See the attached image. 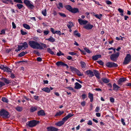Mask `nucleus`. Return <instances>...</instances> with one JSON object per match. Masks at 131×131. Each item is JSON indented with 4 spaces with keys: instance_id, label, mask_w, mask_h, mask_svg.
Segmentation results:
<instances>
[{
    "instance_id": "1",
    "label": "nucleus",
    "mask_w": 131,
    "mask_h": 131,
    "mask_svg": "<svg viewBox=\"0 0 131 131\" xmlns=\"http://www.w3.org/2000/svg\"><path fill=\"white\" fill-rule=\"evenodd\" d=\"M28 44L30 47L33 49L42 50L43 48L36 41H30L28 42Z\"/></svg>"
},
{
    "instance_id": "2",
    "label": "nucleus",
    "mask_w": 131,
    "mask_h": 131,
    "mask_svg": "<svg viewBox=\"0 0 131 131\" xmlns=\"http://www.w3.org/2000/svg\"><path fill=\"white\" fill-rule=\"evenodd\" d=\"M73 115V114H72L71 113H69L67 115L63 118L62 121L57 122L56 123L55 125L59 126H61L63 125L65 122L69 118L71 117Z\"/></svg>"
},
{
    "instance_id": "3",
    "label": "nucleus",
    "mask_w": 131,
    "mask_h": 131,
    "mask_svg": "<svg viewBox=\"0 0 131 131\" xmlns=\"http://www.w3.org/2000/svg\"><path fill=\"white\" fill-rule=\"evenodd\" d=\"M119 54V52H117L115 53L111 54L110 57L111 60L114 62H116L117 60Z\"/></svg>"
},
{
    "instance_id": "4",
    "label": "nucleus",
    "mask_w": 131,
    "mask_h": 131,
    "mask_svg": "<svg viewBox=\"0 0 131 131\" xmlns=\"http://www.w3.org/2000/svg\"><path fill=\"white\" fill-rule=\"evenodd\" d=\"M131 60V55L129 54H127L126 56L124 58V60L123 64L124 65L128 64L130 61Z\"/></svg>"
},
{
    "instance_id": "5",
    "label": "nucleus",
    "mask_w": 131,
    "mask_h": 131,
    "mask_svg": "<svg viewBox=\"0 0 131 131\" xmlns=\"http://www.w3.org/2000/svg\"><path fill=\"white\" fill-rule=\"evenodd\" d=\"M8 112L4 110H2L0 111V115L2 116L3 118H9Z\"/></svg>"
},
{
    "instance_id": "6",
    "label": "nucleus",
    "mask_w": 131,
    "mask_h": 131,
    "mask_svg": "<svg viewBox=\"0 0 131 131\" xmlns=\"http://www.w3.org/2000/svg\"><path fill=\"white\" fill-rule=\"evenodd\" d=\"M39 123V121L33 120L29 122L28 125L30 127H32L35 126Z\"/></svg>"
},
{
    "instance_id": "7",
    "label": "nucleus",
    "mask_w": 131,
    "mask_h": 131,
    "mask_svg": "<svg viewBox=\"0 0 131 131\" xmlns=\"http://www.w3.org/2000/svg\"><path fill=\"white\" fill-rule=\"evenodd\" d=\"M106 65L107 67L110 68L116 67L118 66V65L117 64L112 62H107Z\"/></svg>"
},
{
    "instance_id": "8",
    "label": "nucleus",
    "mask_w": 131,
    "mask_h": 131,
    "mask_svg": "<svg viewBox=\"0 0 131 131\" xmlns=\"http://www.w3.org/2000/svg\"><path fill=\"white\" fill-rule=\"evenodd\" d=\"M23 2L28 8L33 9L34 7V6L31 3L30 1L29 0H24Z\"/></svg>"
},
{
    "instance_id": "9",
    "label": "nucleus",
    "mask_w": 131,
    "mask_h": 131,
    "mask_svg": "<svg viewBox=\"0 0 131 131\" xmlns=\"http://www.w3.org/2000/svg\"><path fill=\"white\" fill-rule=\"evenodd\" d=\"M126 80V78H120L117 81L118 84L120 85H122V83L125 81Z\"/></svg>"
},
{
    "instance_id": "10",
    "label": "nucleus",
    "mask_w": 131,
    "mask_h": 131,
    "mask_svg": "<svg viewBox=\"0 0 131 131\" xmlns=\"http://www.w3.org/2000/svg\"><path fill=\"white\" fill-rule=\"evenodd\" d=\"M78 21L79 24L81 25H85L88 23V21L86 20H82L81 18L78 19Z\"/></svg>"
},
{
    "instance_id": "11",
    "label": "nucleus",
    "mask_w": 131,
    "mask_h": 131,
    "mask_svg": "<svg viewBox=\"0 0 131 131\" xmlns=\"http://www.w3.org/2000/svg\"><path fill=\"white\" fill-rule=\"evenodd\" d=\"M86 73L90 77H92L94 75L93 72L91 70H87L86 71Z\"/></svg>"
},
{
    "instance_id": "12",
    "label": "nucleus",
    "mask_w": 131,
    "mask_h": 131,
    "mask_svg": "<svg viewBox=\"0 0 131 131\" xmlns=\"http://www.w3.org/2000/svg\"><path fill=\"white\" fill-rule=\"evenodd\" d=\"M48 131H57L58 129L53 127H48L47 128Z\"/></svg>"
},
{
    "instance_id": "13",
    "label": "nucleus",
    "mask_w": 131,
    "mask_h": 131,
    "mask_svg": "<svg viewBox=\"0 0 131 131\" xmlns=\"http://www.w3.org/2000/svg\"><path fill=\"white\" fill-rule=\"evenodd\" d=\"M113 90L117 92L120 88V87L116 85L115 83H114L113 84Z\"/></svg>"
},
{
    "instance_id": "14",
    "label": "nucleus",
    "mask_w": 131,
    "mask_h": 131,
    "mask_svg": "<svg viewBox=\"0 0 131 131\" xmlns=\"http://www.w3.org/2000/svg\"><path fill=\"white\" fill-rule=\"evenodd\" d=\"M37 114L39 116H44L45 115V113L43 110H41L38 111L37 112Z\"/></svg>"
},
{
    "instance_id": "15",
    "label": "nucleus",
    "mask_w": 131,
    "mask_h": 131,
    "mask_svg": "<svg viewBox=\"0 0 131 131\" xmlns=\"http://www.w3.org/2000/svg\"><path fill=\"white\" fill-rule=\"evenodd\" d=\"M93 26L90 24H88L84 27V28L87 29H91L93 28Z\"/></svg>"
},
{
    "instance_id": "16",
    "label": "nucleus",
    "mask_w": 131,
    "mask_h": 131,
    "mask_svg": "<svg viewBox=\"0 0 131 131\" xmlns=\"http://www.w3.org/2000/svg\"><path fill=\"white\" fill-rule=\"evenodd\" d=\"M1 80L3 81L5 83L7 84H8L11 83L10 80H8L5 78L2 77L1 79Z\"/></svg>"
},
{
    "instance_id": "17",
    "label": "nucleus",
    "mask_w": 131,
    "mask_h": 131,
    "mask_svg": "<svg viewBox=\"0 0 131 131\" xmlns=\"http://www.w3.org/2000/svg\"><path fill=\"white\" fill-rule=\"evenodd\" d=\"M94 74L95 75V77L98 79H100V77L99 76V73L98 71L96 70H94Z\"/></svg>"
},
{
    "instance_id": "18",
    "label": "nucleus",
    "mask_w": 131,
    "mask_h": 131,
    "mask_svg": "<svg viewBox=\"0 0 131 131\" xmlns=\"http://www.w3.org/2000/svg\"><path fill=\"white\" fill-rule=\"evenodd\" d=\"M75 86L74 88L75 89H80L81 87V85L78 82H76L75 83Z\"/></svg>"
},
{
    "instance_id": "19",
    "label": "nucleus",
    "mask_w": 131,
    "mask_h": 131,
    "mask_svg": "<svg viewBox=\"0 0 131 131\" xmlns=\"http://www.w3.org/2000/svg\"><path fill=\"white\" fill-rule=\"evenodd\" d=\"M101 56L100 54H97L93 56L92 57V58L93 60H97L99 58L101 57Z\"/></svg>"
},
{
    "instance_id": "20",
    "label": "nucleus",
    "mask_w": 131,
    "mask_h": 131,
    "mask_svg": "<svg viewBox=\"0 0 131 131\" xmlns=\"http://www.w3.org/2000/svg\"><path fill=\"white\" fill-rule=\"evenodd\" d=\"M88 97L90 99V101L91 102H92L93 101V94L89 93L88 94Z\"/></svg>"
},
{
    "instance_id": "21",
    "label": "nucleus",
    "mask_w": 131,
    "mask_h": 131,
    "mask_svg": "<svg viewBox=\"0 0 131 131\" xmlns=\"http://www.w3.org/2000/svg\"><path fill=\"white\" fill-rule=\"evenodd\" d=\"M74 35L75 36L80 37L81 36L80 33H78V31L77 30H75L74 32Z\"/></svg>"
},
{
    "instance_id": "22",
    "label": "nucleus",
    "mask_w": 131,
    "mask_h": 131,
    "mask_svg": "<svg viewBox=\"0 0 131 131\" xmlns=\"http://www.w3.org/2000/svg\"><path fill=\"white\" fill-rule=\"evenodd\" d=\"M4 71L7 72H11L10 69L8 67H7L6 66H4L3 69V70Z\"/></svg>"
},
{
    "instance_id": "23",
    "label": "nucleus",
    "mask_w": 131,
    "mask_h": 131,
    "mask_svg": "<svg viewBox=\"0 0 131 131\" xmlns=\"http://www.w3.org/2000/svg\"><path fill=\"white\" fill-rule=\"evenodd\" d=\"M64 63L62 61H58L57 62L56 64L58 66H63L64 64Z\"/></svg>"
},
{
    "instance_id": "24",
    "label": "nucleus",
    "mask_w": 131,
    "mask_h": 131,
    "mask_svg": "<svg viewBox=\"0 0 131 131\" xmlns=\"http://www.w3.org/2000/svg\"><path fill=\"white\" fill-rule=\"evenodd\" d=\"M71 12L72 13H76L77 12H79V11L78 8H72Z\"/></svg>"
},
{
    "instance_id": "25",
    "label": "nucleus",
    "mask_w": 131,
    "mask_h": 131,
    "mask_svg": "<svg viewBox=\"0 0 131 131\" xmlns=\"http://www.w3.org/2000/svg\"><path fill=\"white\" fill-rule=\"evenodd\" d=\"M101 79L103 82L105 83H108L110 82L109 80L106 78H103Z\"/></svg>"
},
{
    "instance_id": "26",
    "label": "nucleus",
    "mask_w": 131,
    "mask_h": 131,
    "mask_svg": "<svg viewBox=\"0 0 131 131\" xmlns=\"http://www.w3.org/2000/svg\"><path fill=\"white\" fill-rule=\"evenodd\" d=\"M68 24L67 26L70 29L74 25L72 22L69 21L68 22Z\"/></svg>"
},
{
    "instance_id": "27",
    "label": "nucleus",
    "mask_w": 131,
    "mask_h": 131,
    "mask_svg": "<svg viewBox=\"0 0 131 131\" xmlns=\"http://www.w3.org/2000/svg\"><path fill=\"white\" fill-rule=\"evenodd\" d=\"M46 39L52 42H54L55 41V39L54 38H53L52 36L50 37H49V38L48 39Z\"/></svg>"
},
{
    "instance_id": "28",
    "label": "nucleus",
    "mask_w": 131,
    "mask_h": 131,
    "mask_svg": "<svg viewBox=\"0 0 131 131\" xmlns=\"http://www.w3.org/2000/svg\"><path fill=\"white\" fill-rule=\"evenodd\" d=\"M42 90L43 91L48 93H49L50 92V89L48 87L44 88L42 89Z\"/></svg>"
},
{
    "instance_id": "29",
    "label": "nucleus",
    "mask_w": 131,
    "mask_h": 131,
    "mask_svg": "<svg viewBox=\"0 0 131 131\" xmlns=\"http://www.w3.org/2000/svg\"><path fill=\"white\" fill-rule=\"evenodd\" d=\"M22 44H23V45H22V46H23V48H24L23 49H25L26 48H27L28 47V45L27 44V43L26 42H24L22 43Z\"/></svg>"
},
{
    "instance_id": "30",
    "label": "nucleus",
    "mask_w": 131,
    "mask_h": 131,
    "mask_svg": "<svg viewBox=\"0 0 131 131\" xmlns=\"http://www.w3.org/2000/svg\"><path fill=\"white\" fill-rule=\"evenodd\" d=\"M37 106L34 107H31L30 109V111L31 112H32L37 110Z\"/></svg>"
},
{
    "instance_id": "31",
    "label": "nucleus",
    "mask_w": 131,
    "mask_h": 131,
    "mask_svg": "<svg viewBox=\"0 0 131 131\" xmlns=\"http://www.w3.org/2000/svg\"><path fill=\"white\" fill-rule=\"evenodd\" d=\"M81 67L82 68L84 69L85 68L86 65L85 63L83 61H81L80 63Z\"/></svg>"
},
{
    "instance_id": "32",
    "label": "nucleus",
    "mask_w": 131,
    "mask_h": 131,
    "mask_svg": "<svg viewBox=\"0 0 131 131\" xmlns=\"http://www.w3.org/2000/svg\"><path fill=\"white\" fill-rule=\"evenodd\" d=\"M27 53V52H24L23 51L19 54L18 55V56L19 57H21L24 56Z\"/></svg>"
},
{
    "instance_id": "33",
    "label": "nucleus",
    "mask_w": 131,
    "mask_h": 131,
    "mask_svg": "<svg viewBox=\"0 0 131 131\" xmlns=\"http://www.w3.org/2000/svg\"><path fill=\"white\" fill-rule=\"evenodd\" d=\"M70 69L71 70V71L73 72H75L77 70L76 68L71 66L70 67Z\"/></svg>"
},
{
    "instance_id": "34",
    "label": "nucleus",
    "mask_w": 131,
    "mask_h": 131,
    "mask_svg": "<svg viewBox=\"0 0 131 131\" xmlns=\"http://www.w3.org/2000/svg\"><path fill=\"white\" fill-rule=\"evenodd\" d=\"M23 26L25 28L27 29H29L30 28V26L26 24H23Z\"/></svg>"
},
{
    "instance_id": "35",
    "label": "nucleus",
    "mask_w": 131,
    "mask_h": 131,
    "mask_svg": "<svg viewBox=\"0 0 131 131\" xmlns=\"http://www.w3.org/2000/svg\"><path fill=\"white\" fill-rule=\"evenodd\" d=\"M64 113L63 111H60L59 112H57L55 115V116H60Z\"/></svg>"
},
{
    "instance_id": "36",
    "label": "nucleus",
    "mask_w": 131,
    "mask_h": 131,
    "mask_svg": "<svg viewBox=\"0 0 131 131\" xmlns=\"http://www.w3.org/2000/svg\"><path fill=\"white\" fill-rule=\"evenodd\" d=\"M47 51L50 53L52 55H54V53L53 51L50 48H49L47 49Z\"/></svg>"
},
{
    "instance_id": "37",
    "label": "nucleus",
    "mask_w": 131,
    "mask_h": 131,
    "mask_svg": "<svg viewBox=\"0 0 131 131\" xmlns=\"http://www.w3.org/2000/svg\"><path fill=\"white\" fill-rule=\"evenodd\" d=\"M66 8L70 12L71 11L72 8L71 6L69 5H66Z\"/></svg>"
},
{
    "instance_id": "38",
    "label": "nucleus",
    "mask_w": 131,
    "mask_h": 131,
    "mask_svg": "<svg viewBox=\"0 0 131 131\" xmlns=\"http://www.w3.org/2000/svg\"><path fill=\"white\" fill-rule=\"evenodd\" d=\"M16 109L18 112H20L23 110L22 107H20L19 106H17V107L15 108Z\"/></svg>"
},
{
    "instance_id": "39",
    "label": "nucleus",
    "mask_w": 131,
    "mask_h": 131,
    "mask_svg": "<svg viewBox=\"0 0 131 131\" xmlns=\"http://www.w3.org/2000/svg\"><path fill=\"white\" fill-rule=\"evenodd\" d=\"M2 101L4 102L7 103L8 102V100L6 98L4 97H2Z\"/></svg>"
},
{
    "instance_id": "40",
    "label": "nucleus",
    "mask_w": 131,
    "mask_h": 131,
    "mask_svg": "<svg viewBox=\"0 0 131 131\" xmlns=\"http://www.w3.org/2000/svg\"><path fill=\"white\" fill-rule=\"evenodd\" d=\"M75 72L77 73L79 76H81L83 75V74H82L80 71L77 69Z\"/></svg>"
},
{
    "instance_id": "41",
    "label": "nucleus",
    "mask_w": 131,
    "mask_h": 131,
    "mask_svg": "<svg viewBox=\"0 0 131 131\" xmlns=\"http://www.w3.org/2000/svg\"><path fill=\"white\" fill-rule=\"evenodd\" d=\"M17 6L19 9H20L24 7L23 5L20 4H17Z\"/></svg>"
},
{
    "instance_id": "42",
    "label": "nucleus",
    "mask_w": 131,
    "mask_h": 131,
    "mask_svg": "<svg viewBox=\"0 0 131 131\" xmlns=\"http://www.w3.org/2000/svg\"><path fill=\"white\" fill-rule=\"evenodd\" d=\"M94 16H95L96 18L99 19H101V17L102 16V15L101 14H100L99 15L98 14H96L94 15Z\"/></svg>"
},
{
    "instance_id": "43",
    "label": "nucleus",
    "mask_w": 131,
    "mask_h": 131,
    "mask_svg": "<svg viewBox=\"0 0 131 131\" xmlns=\"http://www.w3.org/2000/svg\"><path fill=\"white\" fill-rule=\"evenodd\" d=\"M59 53L58 52L57 53V56H60L61 55H64V54L63 53H62V52L60 51H59Z\"/></svg>"
},
{
    "instance_id": "44",
    "label": "nucleus",
    "mask_w": 131,
    "mask_h": 131,
    "mask_svg": "<svg viewBox=\"0 0 131 131\" xmlns=\"http://www.w3.org/2000/svg\"><path fill=\"white\" fill-rule=\"evenodd\" d=\"M84 50L86 51V52L88 53H90V51L87 48L85 47L84 48Z\"/></svg>"
},
{
    "instance_id": "45",
    "label": "nucleus",
    "mask_w": 131,
    "mask_h": 131,
    "mask_svg": "<svg viewBox=\"0 0 131 131\" xmlns=\"http://www.w3.org/2000/svg\"><path fill=\"white\" fill-rule=\"evenodd\" d=\"M59 14L61 16L63 17H66V14L61 13L59 12Z\"/></svg>"
},
{
    "instance_id": "46",
    "label": "nucleus",
    "mask_w": 131,
    "mask_h": 131,
    "mask_svg": "<svg viewBox=\"0 0 131 131\" xmlns=\"http://www.w3.org/2000/svg\"><path fill=\"white\" fill-rule=\"evenodd\" d=\"M14 2L17 3H23V2L21 0H14Z\"/></svg>"
},
{
    "instance_id": "47",
    "label": "nucleus",
    "mask_w": 131,
    "mask_h": 131,
    "mask_svg": "<svg viewBox=\"0 0 131 131\" xmlns=\"http://www.w3.org/2000/svg\"><path fill=\"white\" fill-rule=\"evenodd\" d=\"M33 53L34 54H37L38 56H39L40 53L37 50H34L33 51Z\"/></svg>"
},
{
    "instance_id": "48",
    "label": "nucleus",
    "mask_w": 131,
    "mask_h": 131,
    "mask_svg": "<svg viewBox=\"0 0 131 131\" xmlns=\"http://www.w3.org/2000/svg\"><path fill=\"white\" fill-rule=\"evenodd\" d=\"M97 62L101 65L102 66L104 64L103 62L101 60L98 61Z\"/></svg>"
},
{
    "instance_id": "49",
    "label": "nucleus",
    "mask_w": 131,
    "mask_h": 131,
    "mask_svg": "<svg viewBox=\"0 0 131 131\" xmlns=\"http://www.w3.org/2000/svg\"><path fill=\"white\" fill-rule=\"evenodd\" d=\"M1 32L0 33V34L1 35L4 34L5 35V30L4 29H3L1 31Z\"/></svg>"
},
{
    "instance_id": "50",
    "label": "nucleus",
    "mask_w": 131,
    "mask_h": 131,
    "mask_svg": "<svg viewBox=\"0 0 131 131\" xmlns=\"http://www.w3.org/2000/svg\"><path fill=\"white\" fill-rule=\"evenodd\" d=\"M20 32L21 34L23 35H26L27 34L26 32L23 31L22 30H20Z\"/></svg>"
},
{
    "instance_id": "51",
    "label": "nucleus",
    "mask_w": 131,
    "mask_h": 131,
    "mask_svg": "<svg viewBox=\"0 0 131 131\" xmlns=\"http://www.w3.org/2000/svg\"><path fill=\"white\" fill-rule=\"evenodd\" d=\"M46 13L47 12L46 9L42 11V14L44 16H46Z\"/></svg>"
},
{
    "instance_id": "52",
    "label": "nucleus",
    "mask_w": 131,
    "mask_h": 131,
    "mask_svg": "<svg viewBox=\"0 0 131 131\" xmlns=\"http://www.w3.org/2000/svg\"><path fill=\"white\" fill-rule=\"evenodd\" d=\"M58 34V35H60L61 34V31L59 30H57L55 31V34Z\"/></svg>"
},
{
    "instance_id": "53",
    "label": "nucleus",
    "mask_w": 131,
    "mask_h": 131,
    "mask_svg": "<svg viewBox=\"0 0 131 131\" xmlns=\"http://www.w3.org/2000/svg\"><path fill=\"white\" fill-rule=\"evenodd\" d=\"M40 44L42 45L41 47H42L43 48H46L47 47L46 45L45 44L43 43H41Z\"/></svg>"
},
{
    "instance_id": "54",
    "label": "nucleus",
    "mask_w": 131,
    "mask_h": 131,
    "mask_svg": "<svg viewBox=\"0 0 131 131\" xmlns=\"http://www.w3.org/2000/svg\"><path fill=\"white\" fill-rule=\"evenodd\" d=\"M59 7L58 6V8L59 9L60 7L62 8L63 7L62 4L61 3H59Z\"/></svg>"
},
{
    "instance_id": "55",
    "label": "nucleus",
    "mask_w": 131,
    "mask_h": 131,
    "mask_svg": "<svg viewBox=\"0 0 131 131\" xmlns=\"http://www.w3.org/2000/svg\"><path fill=\"white\" fill-rule=\"evenodd\" d=\"M49 32V31L48 30V31H44L43 32L44 35H47L48 34Z\"/></svg>"
},
{
    "instance_id": "56",
    "label": "nucleus",
    "mask_w": 131,
    "mask_h": 131,
    "mask_svg": "<svg viewBox=\"0 0 131 131\" xmlns=\"http://www.w3.org/2000/svg\"><path fill=\"white\" fill-rule=\"evenodd\" d=\"M87 124L88 125H91L92 124V122L90 120L88 121L87 123Z\"/></svg>"
},
{
    "instance_id": "57",
    "label": "nucleus",
    "mask_w": 131,
    "mask_h": 131,
    "mask_svg": "<svg viewBox=\"0 0 131 131\" xmlns=\"http://www.w3.org/2000/svg\"><path fill=\"white\" fill-rule=\"evenodd\" d=\"M110 101L112 103H114V99L112 97L110 98Z\"/></svg>"
},
{
    "instance_id": "58",
    "label": "nucleus",
    "mask_w": 131,
    "mask_h": 131,
    "mask_svg": "<svg viewBox=\"0 0 131 131\" xmlns=\"http://www.w3.org/2000/svg\"><path fill=\"white\" fill-rule=\"evenodd\" d=\"M12 25L13 28L15 29L16 28V26L15 24L13 22H12Z\"/></svg>"
},
{
    "instance_id": "59",
    "label": "nucleus",
    "mask_w": 131,
    "mask_h": 131,
    "mask_svg": "<svg viewBox=\"0 0 131 131\" xmlns=\"http://www.w3.org/2000/svg\"><path fill=\"white\" fill-rule=\"evenodd\" d=\"M125 120L123 118H122L121 119V122L123 125H125V123L124 122Z\"/></svg>"
},
{
    "instance_id": "60",
    "label": "nucleus",
    "mask_w": 131,
    "mask_h": 131,
    "mask_svg": "<svg viewBox=\"0 0 131 131\" xmlns=\"http://www.w3.org/2000/svg\"><path fill=\"white\" fill-rule=\"evenodd\" d=\"M82 97L83 100L85 99L86 97V95L84 94H82Z\"/></svg>"
},
{
    "instance_id": "61",
    "label": "nucleus",
    "mask_w": 131,
    "mask_h": 131,
    "mask_svg": "<svg viewBox=\"0 0 131 131\" xmlns=\"http://www.w3.org/2000/svg\"><path fill=\"white\" fill-rule=\"evenodd\" d=\"M118 11L121 13H123L124 11L123 10L120 8L118 9Z\"/></svg>"
},
{
    "instance_id": "62",
    "label": "nucleus",
    "mask_w": 131,
    "mask_h": 131,
    "mask_svg": "<svg viewBox=\"0 0 131 131\" xmlns=\"http://www.w3.org/2000/svg\"><path fill=\"white\" fill-rule=\"evenodd\" d=\"M5 84L4 83L0 81V88L2 86L5 85Z\"/></svg>"
},
{
    "instance_id": "63",
    "label": "nucleus",
    "mask_w": 131,
    "mask_h": 131,
    "mask_svg": "<svg viewBox=\"0 0 131 131\" xmlns=\"http://www.w3.org/2000/svg\"><path fill=\"white\" fill-rule=\"evenodd\" d=\"M100 110V107L99 106H97L95 108V111L96 112H98Z\"/></svg>"
},
{
    "instance_id": "64",
    "label": "nucleus",
    "mask_w": 131,
    "mask_h": 131,
    "mask_svg": "<svg viewBox=\"0 0 131 131\" xmlns=\"http://www.w3.org/2000/svg\"><path fill=\"white\" fill-rule=\"evenodd\" d=\"M37 60L38 62H41L42 61V59L40 57H38L37 59Z\"/></svg>"
}]
</instances>
